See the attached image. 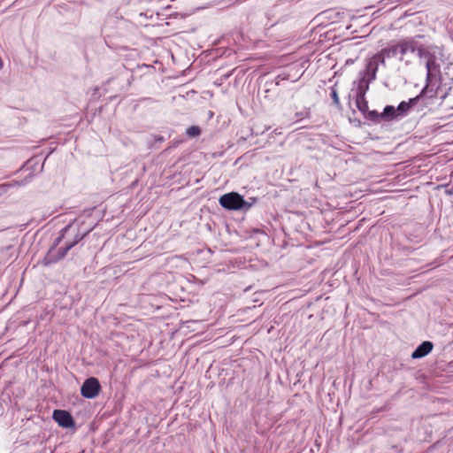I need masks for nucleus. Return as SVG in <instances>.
I'll return each instance as SVG.
<instances>
[{
	"label": "nucleus",
	"instance_id": "obj_9",
	"mask_svg": "<svg viewBox=\"0 0 453 453\" xmlns=\"http://www.w3.org/2000/svg\"><path fill=\"white\" fill-rule=\"evenodd\" d=\"M379 65L376 64L375 60L372 58L367 61L365 66V75L368 77V81H373L376 78V73L378 71Z\"/></svg>",
	"mask_w": 453,
	"mask_h": 453
},
{
	"label": "nucleus",
	"instance_id": "obj_13",
	"mask_svg": "<svg viewBox=\"0 0 453 453\" xmlns=\"http://www.w3.org/2000/svg\"><path fill=\"white\" fill-rule=\"evenodd\" d=\"M186 134L189 136V137H197L200 135L201 134V129L199 127L197 126H191L189 127L188 128H187L186 130Z\"/></svg>",
	"mask_w": 453,
	"mask_h": 453
},
{
	"label": "nucleus",
	"instance_id": "obj_10",
	"mask_svg": "<svg viewBox=\"0 0 453 453\" xmlns=\"http://www.w3.org/2000/svg\"><path fill=\"white\" fill-rule=\"evenodd\" d=\"M418 97H414V98H411L409 102H402L399 104L398 107H397V111H400L401 113H406L411 108L412 105H414V104L418 101Z\"/></svg>",
	"mask_w": 453,
	"mask_h": 453
},
{
	"label": "nucleus",
	"instance_id": "obj_4",
	"mask_svg": "<svg viewBox=\"0 0 453 453\" xmlns=\"http://www.w3.org/2000/svg\"><path fill=\"white\" fill-rule=\"evenodd\" d=\"M416 52L418 53L419 58L424 59L426 62L425 64L426 68V80L428 81L431 80L433 73L437 71L439 68V65L436 63V58L426 48L419 45L418 43Z\"/></svg>",
	"mask_w": 453,
	"mask_h": 453
},
{
	"label": "nucleus",
	"instance_id": "obj_6",
	"mask_svg": "<svg viewBox=\"0 0 453 453\" xmlns=\"http://www.w3.org/2000/svg\"><path fill=\"white\" fill-rule=\"evenodd\" d=\"M53 418L62 427L70 428L74 426V421L72 415L66 411H54Z\"/></svg>",
	"mask_w": 453,
	"mask_h": 453
},
{
	"label": "nucleus",
	"instance_id": "obj_12",
	"mask_svg": "<svg viewBox=\"0 0 453 453\" xmlns=\"http://www.w3.org/2000/svg\"><path fill=\"white\" fill-rule=\"evenodd\" d=\"M396 111L397 110H395L394 106L388 105L384 108L381 116L385 118H394L395 116Z\"/></svg>",
	"mask_w": 453,
	"mask_h": 453
},
{
	"label": "nucleus",
	"instance_id": "obj_2",
	"mask_svg": "<svg viewBox=\"0 0 453 453\" xmlns=\"http://www.w3.org/2000/svg\"><path fill=\"white\" fill-rule=\"evenodd\" d=\"M417 49L418 42L414 39L405 38L384 48V53L388 58H399L400 60H403L405 55L416 52Z\"/></svg>",
	"mask_w": 453,
	"mask_h": 453
},
{
	"label": "nucleus",
	"instance_id": "obj_1",
	"mask_svg": "<svg viewBox=\"0 0 453 453\" xmlns=\"http://www.w3.org/2000/svg\"><path fill=\"white\" fill-rule=\"evenodd\" d=\"M72 229H73L72 225H69L63 229V234H61V236H59L57 239L54 246L48 251V253L44 257L43 261H42L44 265H49L57 263L59 260H61L62 258H64L65 256L66 255V253L74 245H76L80 241H81L87 234V233H84V234L77 233V234H75L73 241L66 242L65 247L56 250V246L60 242V241L64 237L65 234L71 231Z\"/></svg>",
	"mask_w": 453,
	"mask_h": 453
},
{
	"label": "nucleus",
	"instance_id": "obj_3",
	"mask_svg": "<svg viewBox=\"0 0 453 453\" xmlns=\"http://www.w3.org/2000/svg\"><path fill=\"white\" fill-rule=\"evenodd\" d=\"M219 204L227 210H248L252 206V203H249L241 195L235 192L221 196Z\"/></svg>",
	"mask_w": 453,
	"mask_h": 453
},
{
	"label": "nucleus",
	"instance_id": "obj_7",
	"mask_svg": "<svg viewBox=\"0 0 453 453\" xmlns=\"http://www.w3.org/2000/svg\"><path fill=\"white\" fill-rule=\"evenodd\" d=\"M356 106L363 113L368 111V103L365 99V89L360 84L357 90L356 95Z\"/></svg>",
	"mask_w": 453,
	"mask_h": 453
},
{
	"label": "nucleus",
	"instance_id": "obj_5",
	"mask_svg": "<svg viewBox=\"0 0 453 453\" xmlns=\"http://www.w3.org/2000/svg\"><path fill=\"white\" fill-rule=\"evenodd\" d=\"M101 391V386L98 380L95 377L85 380L81 388V394L83 397L93 399L96 397Z\"/></svg>",
	"mask_w": 453,
	"mask_h": 453
},
{
	"label": "nucleus",
	"instance_id": "obj_15",
	"mask_svg": "<svg viewBox=\"0 0 453 453\" xmlns=\"http://www.w3.org/2000/svg\"><path fill=\"white\" fill-rule=\"evenodd\" d=\"M3 67V61H2V58H0V69Z\"/></svg>",
	"mask_w": 453,
	"mask_h": 453
},
{
	"label": "nucleus",
	"instance_id": "obj_8",
	"mask_svg": "<svg viewBox=\"0 0 453 453\" xmlns=\"http://www.w3.org/2000/svg\"><path fill=\"white\" fill-rule=\"evenodd\" d=\"M433 343L431 342H423L411 354L412 358H421L429 354L433 349Z\"/></svg>",
	"mask_w": 453,
	"mask_h": 453
},
{
	"label": "nucleus",
	"instance_id": "obj_11",
	"mask_svg": "<svg viewBox=\"0 0 453 453\" xmlns=\"http://www.w3.org/2000/svg\"><path fill=\"white\" fill-rule=\"evenodd\" d=\"M387 54L384 53V49H382L380 52L376 53L372 57L373 60H375L376 64L379 65H385V59L387 58Z\"/></svg>",
	"mask_w": 453,
	"mask_h": 453
},
{
	"label": "nucleus",
	"instance_id": "obj_14",
	"mask_svg": "<svg viewBox=\"0 0 453 453\" xmlns=\"http://www.w3.org/2000/svg\"><path fill=\"white\" fill-rule=\"evenodd\" d=\"M331 97L333 99L334 105L340 106V99L338 96V93H337V90L334 88H332V90H331Z\"/></svg>",
	"mask_w": 453,
	"mask_h": 453
}]
</instances>
